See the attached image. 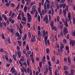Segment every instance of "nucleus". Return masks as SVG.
Listing matches in <instances>:
<instances>
[{"mask_svg":"<svg viewBox=\"0 0 75 75\" xmlns=\"http://www.w3.org/2000/svg\"><path fill=\"white\" fill-rule=\"evenodd\" d=\"M27 25H28V28H30V24L29 23H27Z\"/></svg>","mask_w":75,"mask_h":75,"instance_id":"nucleus-52","label":"nucleus"},{"mask_svg":"<svg viewBox=\"0 0 75 75\" xmlns=\"http://www.w3.org/2000/svg\"><path fill=\"white\" fill-rule=\"evenodd\" d=\"M68 29L66 27H64V28L63 33L65 37L66 36V34H68Z\"/></svg>","mask_w":75,"mask_h":75,"instance_id":"nucleus-2","label":"nucleus"},{"mask_svg":"<svg viewBox=\"0 0 75 75\" xmlns=\"http://www.w3.org/2000/svg\"><path fill=\"white\" fill-rule=\"evenodd\" d=\"M30 58H31V60L33 64H34V58L33 57V55L32 54H31L30 55Z\"/></svg>","mask_w":75,"mask_h":75,"instance_id":"nucleus-8","label":"nucleus"},{"mask_svg":"<svg viewBox=\"0 0 75 75\" xmlns=\"http://www.w3.org/2000/svg\"><path fill=\"white\" fill-rule=\"evenodd\" d=\"M50 49L47 48L46 49V52L47 54H49V52H50Z\"/></svg>","mask_w":75,"mask_h":75,"instance_id":"nucleus-20","label":"nucleus"},{"mask_svg":"<svg viewBox=\"0 0 75 75\" xmlns=\"http://www.w3.org/2000/svg\"><path fill=\"white\" fill-rule=\"evenodd\" d=\"M11 6L12 7H14L15 6L14 4H11Z\"/></svg>","mask_w":75,"mask_h":75,"instance_id":"nucleus-53","label":"nucleus"},{"mask_svg":"<svg viewBox=\"0 0 75 75\" xmlns=\"http://www.w3.org/2000/svg\"><path fill=\"white\" fill-rule=\"evenodd\" d=\"M59 25H60L59 26V28H60L61 29H63V28H64V24H63V23L61 21H60L59 22Z\"/></svg>","mask_w":75,"mask_h":75,"instance_id":"nucleus-4","label":"nucleus"},{"mask_svg":"<svg viewBox=\"0 0 75 75\" xmlns=\"http://www.w3.org/2000/svg\"><path fill=\"white\" fill-rule=\"evenodd\" d=\"M48 69L47 67L46 68L45 70L44 71V74H47V73H48Z\"/></svg>","mask_w":75,"mask_h":75,"instance_id":"nucleus-13","label":"nucleus"},{"mask_svg":"<svg viewBox=\"0 0 75 75\" xmlns=\"http://www.w3.org/2000/svg\"><path fill=\"white\" fill-rule=\"evenodd\" d=\"M3 26V24L1 23V22H0V28H1Z\"/></svg>","mask_w":75,"mask_h":75,"instance_id":"nucleus-28","label":"nucleus"},{"mask_svg":"<svg viewBox=\"0 0 75 75\" xmlns=\"http://www.w3.org/2000/svg\"><path fill=\"white\" fill-rule=\"evenodd\" d=\"M16 49L18 51L20 49V47L19 46H17L16 47Z\"/></svg>","mask_w":75,"mask_h":75,"instance_id":"nucleus-48","label":"nucleus"},{"mask_svg":"<svg viewBox=\"0 0 75 75\" xmlns=\"http://www.w3.org/2000/svg\"><path fill=\"white\" fill-rule=\"evenodd\" d=\"M23 69L24 72H25V73H27V70H26V68H22Z\"/></svg>","mask_w":75,"mask_h":75,"instance_id":"nucleus-41","label":"nucleus"},{"mask_svg":"<svg viewBox=\"0 0 75 75\" xmlns=\"http://www.w3.org/2000/svg\"><path fill=\"white\" fill-rule=\"evenodd\" d=\"M4 18L6 21H7V20H8V18H7V17H6V16H5V17H4Z\"/></svg>","mask_w":75,"mask_h":75,"instance_id":"nucleus-62","label":"nucleus"},{"mask_svg":"<svg viewBox=\"0 0 75 75\" xmlns=\"http://www.w3.org/2000/svg\"><path fill=\"white\" fill-rule=\"evenodd\" d=\"M63 41L65 44H67V40H66V39H64L63 40Z\"/></svg>","mask_w":75,"mask_h":75,"instance_id":"nucleus-64","label":"nucleus"},{"mask_svg":"<svg viewBox=\"0 0 75 75\" xmlns=\"http://www.w3.org/2000/svg\"><path fill=\"white\" fill-rule=\"evenodd\" d=\"M1 36L2 37V38H3V39H4V38H5V37H4V34H3Z\"/></svg>","mask_w":75,"mask_h":75,"instance_id":"nucleus-59","label":"nucleus"},{"mask_svg":"<svg viewBox=\"0 0 75 75\" xmlns=\"http://www.w3.org/2000/svg\"><path fill=\"white\" fill-rule=\"evenodd\" d=\"M17 53L19 58H20V57H21V52H17Z\"/></svg>","mask_w":75,"mask_h":75,"instance_id":"nucleus-10","label":"nucleus"},{"mask_svg":"<svg viewBox=\"0 0 75 75\" xmlns=\"http://www.w3.org/2000/svg\"><path fill=\"white\" fill-rule=\"evenodd\" d=\"M26 50H29V47H28V45H26Z\"/></svg>","mask_w":75,"mask_h":75,"instance_id":"nucleus-51","label":"nucleus"},{"mask_svg":"<svg viewBox=\"0 0 75 75\" xmlns=\"http://www.w3.org/2000/svg\"><path fill=\"white\" fill-rule=\"evenodd\" d=\"M48 62L49 65L50 67H51V62H50V61H48Z\"/></svg>","mask_w":75,"mask_h":75,"instance_id":"nucleus-46","label":"nucleus"},{"mask_svg":"<svg viewBox=\"0 0 75 75\" xmlns=\"http://www.w3.org/2000/svg\"><path fill=\"white\" fill-rule=\"evenodd\" d=\"M49 70L50 71V74L51 75H52V69H51V67H49Z\"/></svg>","mask_w":75,"mask_h":75,"instance_id":"nucleus-14","label":"nucleus"},{"mask_svg":"<svg viewBox=\"0 0 75 75\" xmlns=\"http://www.w3.org/2000/svg\"><path fill=\"white\" fill-rule=\"evenodd\" d=\"M52 29L54 30L55 31H57V27H56V26H53V27H52Z\"/></svg>","mask_w":75,"mask_h":75,"instance_id":"nucleus-23","label":"nucleus"},{"mask_svg":"<svg viewBox=\"0 0 75 75\" xmlns=\"http://www.w3.org/2000/svg\"><path fill=\"white\" fill-rule=\"evenodd\" d=\"M22 20L23 21H24V22H26L27 21V19H26V18L25 17H22Z\"/></svg>","mask_w":75,"mask_h":75,"instance_id":"nucleus-12","label":"nucleus"},{"mask_svg":"<svg viewBox=\"0 0 75 75\" xmlns=\"http://www.w3.org/2000/svg\"><path fill=\"white\" fill-rule=\"evenodd\" d=\"M46 58V56H44L42 60L43 61H45V59Z\"/></svg>","mask_w":75,"mask_h":75,"instance_id":"nucleus-43","label":"nucleus"},{"mask_svg":"<svg viewBox=\"0 0 75 75\" xmlns=\"http://www.w3.org/2000/svg\"><path fill=\"white\" fill-rule=\"evenodd\" d=\"M36 38L37 39V40H39V41H41L40 38V37H39V35L38 36H38L37 35L36 36Z\"/></svg>","mask_w":75,"mask_h":75,"instance_id":"nucleus-25","label":"nucleus"},{"mask_svg":"<svg viewBox=\"0 0 75 75\" xmlns=\"http://www.w3.org/2000/svg\"><path fill=\"white\" fill-rule=\"evenodd\" d=\"M5 42H8V43H9V44H10V38H8L7 40H5Z\"/></svg>","mask_w":75,"mask_h":75,"instance_id":"nucleus-11","label":"nucleus"},{"mask_svg":"<svg viewBox=\"0 0 75 75\" xmlns=\"http://www.w3.org/2000/svg\"><path fill=\"white\" fill-rule=\"evenodd\" d=\"M50 26H51L52 27H53L54 25V21H50Z\"/></svg>","mask_w":75,"mask_h":75,"instance_id":"nucleus-9","label":"nucleus"},{"mask_svg":"<svg viewBox=\"0 0 75 75\" xmlns=\"http://www.w3.org/2000/svg\"><path fill=\"white\" fill-rule=\"evenodd\" d=\"M52 60L53 61H55V56H54L52 59Z\"/></svg>","mask_w":75,"mask_h":75,"instance_id":"nucleus-60","label":"nucleus"},{"mask_svg":"<svg viewBox=\"0 0 75 75\" xmlns=\"http://www.w3.org/2000/svg\"><path fill=\"white\" fill-rule=\"evenodd\" d=\"M70 45L72 44L73 47H74L75 45V41L74 40H71L69 42Z\"/></svg>","mask_w":75,"mask_h":75,"instance_id":"nucleus-5","label":"nucleus"},{"mask_svg":"<svg viewBox=\"0 0 75 75\" xmlns=\"http://www.w3.org/2000/svg\"><path fill=\"white\" fill-rule=\"evenodd\" d=\"M27 63L28 64V66L29 67V66H30V62H29V60H27Z\"/></svg>","mask_w":75,"mask_h":75,"instance_id":"nucleus-37","label":"nucleus"},{"mask_svg":"<svg viewBox=\"0 0 75 75\" xmlns=\"http://www.w3.org/2000/svg\"><path fill=\"white\" fill-rule=\"evenodd\" d=\"M65 27H68V23L67 22H65Z\"/></svg>","mask_w":75,"mask_h":75,"instance_id":"nucleus-42","label":"nucleus"},{"mask_svg":"<svg viewBox=\"0 0 75 75\" xmlns=\"http://www.w3.org/2000/svg\"><path fill=\"white\" fill-rule=\"evenodd\" d=\"M37 14H38V11H37L35 14V18H37Z\"/></svg>","mask_w":75,"mask_h":75,"instance_id":"nucleus-24","label":"nucleus"},{"mask_svg":"<svg viewBox=\"0 0 75 75\" xmlns=\"http://www.w3.org/2000/svg\"><path fill=\"white\" fill-rule=\"evenodd\" d=\"M57 20L58 23H59V16H57Z\"/></svg>","mask_w":75,"mask_h":75,"instance_id":"nucleus-33","label":"nucleus"},{"mask_svg":"<svg viewBox=\"0 0 75 75\" xmlns=\"http://www.w3.org/2000/svg\"><path fill=\"white\" fill-rule=\"evenodd\" d=\"M60 44H61V46H62V47L64 48V44H63V43H62V42H60Z\"/></svg>","mask_w":75,"mask_h":75,"instance_id":"nucleus-61","label":"nucleus"},{"mask_svg":"<svg viewBox=\"0 0 75 75\" xmlns=\"http://www.w3.org/2000/svg\"><path fill=\"white\" fill-rule=\"evenodd\" d=\"M19 32L20 34H22V31H21V29L20 28H19Z\"/></svg>","mask_w":75,"mask_h":75,"instance_id":"nucleus-40","label":"nucleus"},{"mask_svg":"<svg viewBox=\"0 0 75 75\" xmlns=\"http://www.w3.org/2000/svg\"><path fill=\"white\" fill-rule=\"evenodd\" d=\"M41 34L43 33V38H44V40H47V38H48V36L46 35H48V31H46L44 30L43 31H41ZM46 35V36H45Z\"/></svg>","mask_w":75,"mask_h":75,"instance_id":"nucleus-1","label":"nucleus"},{"mask_svg":"<svg viewBox=\"0 0 75 75\" xmlns=\"http://www.w3.org/2000/svg\"><path fill=\"white\" fill-rule=\"evenodd\" d=\"M27 7L26 5H25L24 8V11L25 13L26 12V11H27Z\"/></svg>","mask_w":75,"mask_h":75,"instance_id":"nucleus-19","label":"nucleus"},{"mask_svg":"<svg viewBox=\"0 0 75 75\" xmlns=\"http://www.w3.org/2000/svg\"><path fill=\"white\" fill-rule=\"evenodd\" d=\"M17 42H18L19 46L21 47V42L19 40Z\"/></svg>","mask_w":75,"mask_h":75,"instance_id":"nucleus-30","label":"nucleus"},{"mask_svg":"<svg viewBox=\"0 0 75 75\" xmlns=\"http://www.w3.org/2000/svg\"><path fill=\"white\" fill-rule=\"evenodd\" d=\"M64 71H65V70H68V69H69L68 67L67 66H64Z\"/></svg>","mask_w":75,"mask_h":75,"instance_id":"nucleus-18","label":"nucleus"},{"mask_svg":"<svg viewBox=\"0 0 75 75\" xmlns=\"http://www.w3.org/2000/svg\"><path fill=\"white\" fill-rule=\"evenodd\" d=\"M31 18H32V17H28V22L29 23H30L31 22Z\"/></svg>","mask_w":75,"mask_h":75,"instance_id":"nucleus-15","label":"nucleus"},{"mask_svg":"<svg viewBox=\"0 0 75 75\" xmlns=\"http://www.w3.org/2000/svg\"><path fill=\"white\" fill-rule=\"evenodd\" d=\"M21 35H20V36L18 37V40H21Z\"/></svg>","mask_w":75,"mask_h":75,"instance_id":"nucleus-26","label":"nucleus"},{"mask_svg":"<svg viewBox=\"0 0 75 75\" xmlns=\"http://www.w3.org/2000/svg\"><path fill=\"white\" fill-rule=\"evenodd\" d=\"M61 35L62 37H63V36H64V34H63V32H61L60 33V35Z\"/></svg>","mask_w":75,"mask_h":75,"instance_id":"nucleus-35","label":"nucleus"},{"mask_svg":"<svg viewBox=\"0 0 75 75\" xmlns=\"http://www.w3.org/2000/svg\"><path fill=\"white\" fill-rule=\"evenodd\" d=\"M50 4H47V9H49V8H50Z\"/></svg>","mask_w":75,"mask_h":75,"instance_id":"nucleus-31","label":"nucleus"},{"mask_svg":"<svg viewBox=\"0 0 75 75\" xmlns=\"http://www.w3.org/2000/svg\"><path fill=\"white\" fill-rule=\"evenodd\" d=\"M67 21L68 22V18H66L65 19V22L67 23Z\"/></svg>","mask_w":75,"mask_h":75,"instance_id":"nucleus-63","label":"nucleus"},{"mask_svg":"<svg viewBox=\"0 0 75 75\" xmlns=\"http://www.w3.org/2000/svg\"><path fill=\"white\" fill-rule=\"evenodd\" d=\"M63 12L64 13V16L65 15H66V14H67V11H66L65 10H64Z\"/></svg>","mask_w":75,"mask_h":75,"instance_id":"nucleus-36","label":"nucleus"},{"mask_svg":"<svg viewBox=\"0 0 75 75\" xmlns=\"http://www.w3.org/2000/svg\"><path fill=\"white\" fill-rule=\"evenodd\" d=\"M0 52H4V49L3 48L0 49Z\"/></svg>","mask_w":75,"mask_h":75,"instance_id":"nucleus-29","label":"nucleus"},{"mask_svg":"<svg viewBox=\"0 0 75 75\" xmlns=\"http://www.w3.org/2000/svg\"><path fill=\"white\" fill-rule=\"evenodd\" d=\"M68 7H69L68 5H67L66 6V8H65V10L66 11H68Z\"/></svg>","mask_w":75,"mask_h":75,"instance_id":"nucleus-50","label":"nucleus"},{"mask_svg":"<svg viewBox=\"0 0 75 75\" xmlns=\"http://www.w3.org/2000/svg\"><path fill=\"white\" fill-rule=\"evenodd\" d=\"M74 74V70L73 69H71V73L69 74V75H73Z\"/></svg>","mask_w":75,"mask_h":75,"instance_id":"nucleus-7","label":"nucleus"},{"mask_svg":"<svg viewBox=\"0 0 75 75\" xmlns=\"http://www.w3.org/2000/svg\"><path fill=\"white\" fill-rule=\"evenodd\" d=\"M43 21H46V24H48L49 21H48V16L46 15V16L44 18L43 20Z\"/></svg>","mask_w":75,"mask_h":75,"instance_id":"nucleus-3","label":"nucleus"},{"mask_svg":"<svg viewBox=\"0 0 75 75\" xmlns=\"http://www.w3.org/2000/svg\"><path fill=\"white\" fill-rule=\"evenodd\" d=\"M28 35H29V38H31V33H30V32H29Z\"/></svg>","mask_w":75,"mask_h":75,"instance_id":"nucleus-32","label":"nucleus"},{"mask_svg":"<svg viewBox=\"0 0 75 75\" xmlns=\"http://www.w3.org/2000/svg\"><path fill=\"white\" fill-rule=\"evenodd\" d=\"M38 36L40 35H40H41V31H38Z\"/></svg>","mask_w":75,"mask_h":75,"instance_id":"nucleus-44","label":"nucleus"},{"mask_svg":"<svg viewBox=\"0 0 75 75\" xmlns=\"http://www.w3.org/2000/svg\"><path fill=\"white\" fill-rule=\"evenodd\" d=\"M30 67H28L27 69V71L28 73H30Z\"/></svg>","mask_w":75,"mask_h":75,"instance_id":"nucleus-17","label":"nucleus"},{"mask_svg":"<svg viewBox=\"0 0 75 75\" xmlns=\"http://www.w3.org/2000/svg\"><path fill=\"white\" fill-rule=\"evenodd\" d=\"M68 17H71V13H70V12H68Z\"/></svg>","mask_w":75,"mask_h":75,"instance_id":"nucleus-57","label":"nucleus"},{"mask_svg":"<svg viewBox=\"0 0 75 75\" xmlns=\"http://www.w3.org/2000/svg\"><path fill=\"white\" fill-rule=\"evenodd\" d=\"M38 30L39 31H41V28L39 26H38Z\"/></svg>","mask_w":75,"mask_h":75,"instance_id":"nucleus-58","label":"nucleus"},{"mask_svg":"<svg viewBox=\"0 0 75 75\" xmlns=\"http://www.w3.org/2000/svg\"><path fill=\"white\" fill-rule=\"evenodd\" d=\"M6 6L7 7H9L10 5H9V4L8 2L7 3H6L5 4Z\"/></svg>","mask_w":75,"mask_h":75,"instance_id":"nucleus-55","label":"nucleus"},{"mask_svg":"<svg viewBox=\"0 0 75 75\" xmlns=\"http://www.w3.org/2000/svg\"><path fill=\"white\" fill-rule=\"evenodd\" d=\"M66 49L67 51L69 50V47H68V46H66Z\"/></svg>","mask_w":75,"mask_h":75,"instance_id":"nucleus-54","label":"nucleus"},{"mask_svg":"<svg viewBox=\"0 0 75 75\" xmlns=\"http://www.w3.org/2000/svg\"><path fill=\"white\" fill-rule=\"evenodd\" d=\"M27 16L28 18L31 17V15L29 13H27Z\"/></svg>","mask_w":75,"mask_h":75,"instance_id":"nucleus-21","label":"nucleus"},{"mask_svg":"<svg viewBox=\"0 0 75 75\" xmlns=\"http://www.w3.org/2000/svg\"><path fill=\"white\" fill-rule=\"evenodd\" d=\"M6 23V25H9V21L7 20Z\"/></svg>","mask_w":75,"mask_h":75,"instance_id":"nucleus-45","label":"nucleus"},{"mask_svg":"<svg viewBox=\"0 0 75 75\" xmlns=\"http://www.w3.org/2000/svg\"><path fill=\"white\" fill-rule=\"evenodd\" d=\"M31 51H27V54H28V55H30L31 54Z\"/></svg>","mask_w":75,"mask_h":75,"instance_id":"nucleus-47","label":"nucleus"},{"mask_svg":"<svg viewBox=\"0 0 75 75\" xmlns=\"http://www.w3.org/2000/svg\"><path fill=\"white\" fill-rule=\"evenodd\" d=\"M13 72H15L16 70H15V69L14 68V66H13L11 68V71H12Z\"/></svg>","mask_w":75,"mask_h":75,"instance_id":"nucleus-16","label":"nucleus"},{"mask_svg":"<svg viewBox=\"0 0 75 75\" xmlns=\"http://www.w3.org/2000/svg\"><path fill=\"white\" fill-rule=\"evenodd\" d=\"M52 14L53 15L54 13V9H52Z\"/></svg>","mask_w":75,"mask_h":75,"instance_id":"nucleus-39","label":"nucleus"},{"mask_svg":"<svg viewBox=\"0 0 75 75\" xmlns=\"http://www.w3.org/2000/svg\"><path fill=\"white\" fill-rule=\"evenodd\" d=\"M69 34H68L67 35H66V37H67V39H69Z\"/></svg>","mask_w":75,"mask_h":75,"instance_id":"nucleus-34","label":"nucleus"},{"mask_svg":"<svg viewBox=\"0 0 75 75\" xmlns=\"http://www.w3.org/2000/svg\"><path fill=\"white\" fill-rule=\"evenodd\" d=\"M31 41L33 42H35V39H33V37H32Z\"/></svg>","mask_w":75,"mask_h":75,"instance_id":"nucleus-27","label":"nucleus"},{"mask_svg":"<svg viewBox=\"0 0 75 75\" xmlns=\"http://www.w3.org/2000/svg\"><path fill=\"white\" fill-rule=\"evenodd\" d=\"M27 40V34L25 33L24 36L22 38V41H24V40Z\"/></svg>","mask_w":75,"mask_h":75,"instance_id":"nucleus-6","label":"nucleus"},{"mask_svg":"<svg viewBox=\"0 0 75 75\" xmlns=\"http://www.w3.org/2000/svg\"><path fill=\"white\" fill-rule=\"evenodd\" d=\"M36 61H37V62H38V61H39V57H36Z\"/></svg>","mask_w":75,"mask_h":75,"instance_id":"nucleus-56","label":"nucleus"},{"mask_svg":"<svg viewBox=\"0 0 75 75\" xmlns=\"http://www.w3.org/2000/svg\"><path fill=\"white\" fill-rule=\"evenodd\" d=\"M39 65L40 68L42 67V62H40Z\"/></svg>","mask_w":75,"mask_h":75,"instance_id":"nucleus-38","label":"nucleus"},{"mask_svg":"<svg viewBox=\"0 0 75 75\" xmlns=\"http://www.w3.org/2000/svg\"><path fill=\"white\" fill-rule=\"evenodd\" d=\"M20 15H18L17 18L18 20H21V18H20Z\"/></svg>","mask_w":75,"mask_h":75,"instance_id":"nucleus-49","label":"nucleus"},{"mask_svg":"<svg viewBox=\"0 0 75 75\" xmlns=\"http://www.w3.org/2000/svg\"><path fill=\"white\" fill-rule=\"evenodd\" d=\"M12 27H11V28H10V30L11 31V33H12V34H14V32H13V31H14V29H13L12 28Z\"/></svg>","mask_w":75,"mask_h":75,"instance_id":"nucleus-22","label":"nucleus"}]
</instances>
